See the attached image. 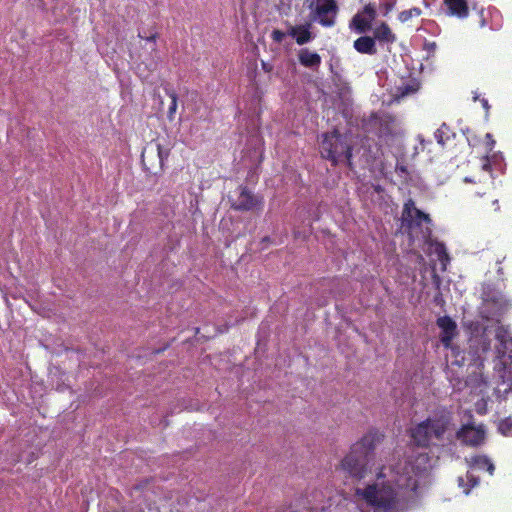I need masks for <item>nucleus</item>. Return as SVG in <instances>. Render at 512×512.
Here are the masks:
<instances>
[{
	"instance_id": "1",
	"label": "nucleus",
	"mask_w": 512,
	"mask_h": 512,
	"mask_svg": "<svg viewBox=\"0 0 512 512\" xmlns=\"http://www.w3.org/2000/svg\"><path fill=\"white\" fill-rule=\"evenodd\" d=\"M384 440V434L376 429L369 430L352 444L349 452L340 462L339 469L346 479L360 482L371 473L376 447Z\"/></svg>"
},
{
	"instance_id": "2",
	"label": "nucleus",
	"mask_w": 512,
	"mask_h": 512,
	"mask_svg": "<svg viewBox=\"0 0 512 512\" xmlns=\"http://www.w3.org/2000/svg\"><path fill=\"white\" fill-rule=\"evenodd\" d=\"M382 467L377 473V482L367 485L365 488H357L355 495L364 500L369 506L379 510L389 511L398 504V493L390 481H381L385 478Z\"/></svg>"
},
{
	"instance_id": "3",
	"label": "nucleus",
	"mask_w": 512,
	"mask_h": 512,
	"mask_svg": "<svg viewBox=\"0 0 512 512\" xmlns=\"http://www.w3.org/2000/svg\"><path fill=\"white\" fill-rule=\"evenodd\" d=\"M320 154L323 159L330 161L332 166L345 161L349 169H354L351 139L347 134L340 133L338 129L321 135Z\"/></svg>"
},
{
	"instance_id": "4",
	"label": "nucleus",
	"mask_w": 512,
	"mask_h": 512,
	"mask_svg": "<svg viewBox=\"0 0 512 512\" xmlns=\"http://www.w3.org/2000/svg\"><path fill=\"white\" fill-rule=\"evenodd\" d=\"M450 421L451 417L447 412L435 414L411 429V439L416 446L427 448L443 438Z\"/></svg>"
},
{
	"instance_id": "5",
	"label": "nucleus",
	"mask_w": 512,
	"mask_h": 512,
	"mask_svg": "<svg viewBox=\"0 0 512 512\" xmlns=\"http://www.w3.org/2000/svg\"><path fill=\"white\" fill-rule=\"evenodd\" d=\"M496 338L500 345L497 347L499 356L494 369L501 383L507 384L503 392H512V337L506 336L502 331H497Z\"/></svg>"
},
{
	"instance_id": "6",
	"label": "nucleus",
	"mask_w": 512,
	"mask_h": 512,
	"mask_svg": "<svg viewBox=\"0 0 512 512\" xmlns=\"http://www.w3.org/2000/svg\"><path fill=\"white\" fill-rule=\"evenodd\" d=\"M396 117L387 112H375L364 121L363 128L368 133H374L378 138L388 139L396 135Z\"/></svg>"
},
{
	"instance_id": "7",
	"label": "nucleus",
	"mask_w": 512,
	"mask_h": 512,
	"mask_svg": "<svg viewBox=\"0 0 512 512\" xmlns=\"http://www.w3.org/2000/svg\"><path fill=\"white\" fill-rule=\"evenodd\" d=\"M169 153L170 150L164 149L157 140L148 142L141 153V162L145 171L152 175L160 174Z\"/></svg>"
},
{
	"instance_id": "8",
	"label": "nucleus",
	"mask_w": 512,
	"mask_h": 512,
	"mask_svg": "<svg viewBox=\"0 0 512 512\" xmlns=\"http://www.w3.org/2000/svg\"><path fill=\"white\" fill-rule=\"evenodd\" d=\"M305 4L310 10V15L323 27H333L336 24V17L339 7L336 0H306Z\"/></svg>"
},
{
	"instance_id": "9",
	"label": "nucleus",
	"mask_w": 512,
	"mask_h": 512,
	"mask_svg": "<svg viewBox=\"0 0 512 512\" xmlns=\"http://www.w3.org/2000/svg\"><path fill=\"white\" fill-rule=\"evenodd\" d=\"M326 508V496L323 491L312 489L296 497L283 512H324Z\"/></svg>"
},
{
	"instance_id": "10",
	"label": "nucleus",
	"mask_w": 512,
	"mask_h": 512,
	"mask_svg": "<svg viewBox=\"0 0 512 512\" xmlns=\"http://www.w3.org/2000/svg\"><path fill=\"white\" fill-rule=\"evenodd\" d=\"M402 222L408 230L420 228L423 222L430 223L431 218L428 214L415 207V202L408 199L403 206Z\"/></svg>"
},
{
	"instance_id": "11",
	"label": "nucleus",
	"mask_w": 512,
	"mask_h": 512,
	"mask_svg": "<svg viewBox=\"0 0 512 512\" xmlns=\"http://www.w3.org/2000/svg\"><path fill=\"white\" fill-rule=\"evenodd\" d=\"M377 16L375 5L372 3L366 4L362 11L356 13L350 23L349 28L359 34L366 33L371 30L372 22Z\"/></svg>"
},
{
	"instance_id": "12",
	"label": "nucleus",
	"mask_w": 512,
	"mask_h": 512,
	"mask_svg": "<svg viewBox=\"0 0 512 512\" xmlns=\"http://www.w3.org/2000/svg\"><path fill=\"white\" fill-rule=\"evenodd\" d=\"M486 432L483 425L475 426L474 424L463 425L457 432V437L464 444L476 447L481 445L485 440Z\"/></svg>"
},
{
	"instance_id": "13",
	"label": "nucleus",
	"mask_w": 512,
	"mask_h": 512,
	"mask_svg": "<svg viewBox=\"0 0 512 512\" xmlns=\"http://www.w3.org/2000/svg\"><path fill=\"white\" fill-rule=\"evenodd\" d=\"M240 193L237 200L232 204V208L237 211H250L257 208H262L263 198L254 195L245 186H240Z\"/></svg>"
},
{
	"instance_id": "14",
	"label": "nucleus",
	"mask_w": 512,
	"mask_h": 512,
	"mask_svg": "<svg viewBox=\"0 0 512 512\" xmlns=\"http://www.w3.org/2000/svg\"><path fill=\"white\" fill-rule=\"evenodd\" d=\"M436 324L441 329V343L444 345V347L448 348L457 334V324L449 316L439 317L436 321Z\"/></svg>"
},
{
	"instance_id": "15",
	"label": "nucleus",
	"mask_w": 512,
	"mask_h": 512,
	"mask_svg": "<svg viewBox=\"0 0 512 512\" xmlns=\"http://www.w3.org/2000/svg\"><path fill=\"white\" fill-rule=\"evenodd\" d=\"M312 24L306 22L301 25L290 26L287 34L293 37L296 43L300 46L305 45L315 38V35L310 31Z\"/></svg>"
},
{
	"instance_id": "16",
	"label": "nucleus",
	"mask_w": 512,
	"mask_h": 512,
	"mask_svg": "<svg viewBox=\"0 0 512 512\" xmlns=\"http://www.w3.org/2000/svg\"><path fill=\"white\" fill-rule=\"evenodd\" d=\"M299 63L312 70H317L322 62L321 56L317 52H312L308 48H302L297 54Z\"/></svg>"
},
{
	"instance_id": "17",
	"label": "nucleus",
	"mask_w": 512,
	"mask_h": 512,
	"mask_svg": "<svg viewBox=\"0 0 512 512\" xmlns=\"http://www.w3.org/2000/svg\"><path fill=\"white\" fill-rule=\"evenodd\" d=\"M354 49L361 54L375 55L377 53L376 42L373 37L361 36L353 43Z\"/></svg>"
},
{
	"instance_id": "18",
	"label": "nucleus",
	"mask_w": 512,
	"mask_h": 512,
	"mask_svg": "<svg viewBox=\"0 0 512 512\" xmlns=\"http://www.w3.org/2000/svg\"><path fill=\"white\" fill-rule=\"evenodd\" d=\"M448 12L458 18H466L469 15L467 0H444Z\"/></svg>"
},
{
	"instance_id": "19",
	"label": "nucleus",
	"mask_w": 512,
	"mask_h": 512,
	"mask_svg": "<svg viewBox=\"0 0 512 512\" xmlns=\"http://www.w3.org/2000/svg\"><path fill=\"white\" fill-rule=\"evenodd\" d=\"M420 89V82L414 78L402 82L395 88V97L397 99L413 95Z\"/></svg>"
},
{
	"instance_id": "20",
	"label": "nucleus",
	"mask_w": 512,
	"mask_h": 512,
	"mask_svg": "<svg viewBox=\"0 0 512 512\" xmlns=\"http://www.w3.org/2000/svg\"><path fill=\"white\" fill-rule=\"evenodd\" d=\"M373 35L375 41L378 40L381 43L392 44L396 41V35L385 22H382L374 29Z\"/></svg>"
},
{
	"instance_id": "21",
	"label": "nucleus",
	"mask_w": 512,
	"mask_h": 512,
	"mask_svg": "<svg viewBox=\"0 0 512 512\" xmlns=\"http://www.w3.org/2000/svg\"><path fill=\"white\" fill-rule=\"evenodd\" d=\"M469 464L473 468H477L480 470H487L490 475H493L495 467L490 459L484 455H477L471 457Z\"/></svg>"
},
{
	"instance_id": "22",
	"label": "nucleus",
	"mask_w": 512,
	"mask_h": 512,
	"mask_svg": "<svg viewBox=\"0 0 512 512\" xmlns=\"http://www.w3.org/2000/svg\"><path fill=\"white\" fill-rule=\"evenodd\" d=\"M363 148H364V153L362 155L363 165L364 166L372 165L374 163V161L376 160V158L378 157V154L380 151L379 147L376 146L375 151H373L371 148L366 149L365 144L363 143Z\"/></svg>"
},
{
	"instance_id": "23",
	"label": "nucleus",
	"mask_w": 512,
	"mask_h": 512,
	"mask_svg": "<svg viewBox=\"0 0 512 512\" xmlns=\"http://www.w3.org/2000/svg\"><path fill=\"white\" fill-rule=\"evenodd\" d=\"M166 94L171 98V103L168 108L167 117L170 121H172L177 110L178 96L174 90L166 89Z\"/></svg>"
},
{
	"instance_id": "24",
	"label": "nucleus",
	"mask_w": 512,
	"mask_h": 512,
	"mask_svg": "<svg viewBox=\"0 0 512 512\" xmlns=\"http://www.w3.org/2000/svg\"><path fill=\"white\" fill-rule=\"evenodd\" d=\"M435 253L438 257V260L441 262V264L443 265V268L445 269L447 263L450 261V257L446 250L445 245L442 243L438 244L435 248Z\"/></svg>"
},
{
	"instance_id": "25",
	"label": "nucleus",
	"mask_w": 512,
	"mask_h": 512,
	"mask_svg": "<svg viewBox=\"0 0 512 512\" xmlns=\"http://www.w3.org/2000/svg\"><path fill=\"white\" fill-rule=\"evenodd\" d=\"M499 432L504 436H512V418L507 417L498 424Z\"/></svg>"
},
{
	"instance_id": "26",
	"label": "nucleus",
	"mask_w": 512,
	"mask_h": 512,
	"mask_svg": "<svg viewBox=\"0 0 512 512\" xmlns=\"http://www.w3.org/2000/svg\"><path fill=\"white\" fill-rule=\"evenodd\" d=\"M432 279H433V283L435 284L436 288L438 290H440V285H441V278H440V276L437 273L434 272L433 275H432ZM433 301L437 305H441L442 306L444 304V299H443L442 293L440 291H438L437 294L434 296Z\"/></svg>"
},
{
	"instance_id": "27",
	"label": "nucleus",
	"mask_w": 512,
	"mask_h": 512,
	"mask_svg": "<svg viewBox=\"0 0 512 512\" xmlns=\"http://www.w3.org/2000/svg\"><path fill=\"white\" fill-rule=\"evenodd\" d=\"M420 9L418 8H414V9H410V10H405V11H402L399 15V19L402 21V22H405L407 20H409L413 15H420Z\"/></svg>"
},
{
	"instance_id": "28",
	"label": "nucleus",
	"mask_w": 512,
	"mask_h": 512,
	"mask_svg": "<svg viewBox=\"0 0 512 512\" xmlns=\"http://www.w3.org/2000/svg\"><path fill=\"white\" fill-rule=\"evenodd\" d=\"M466 479L469 484L467 488H464V492L468 494L471 488L479 484V478L474 476L472 473L468 472L466 475Z\"/></svg>"
},
{
	"instance_id": "29",
	"label": "nucleus",
	"mask_w": 512,
	"mask_h": 512,
	"mask_svg": "<svg viewBox=\"0 0 512 512\" xmlns=\"http://www.w3.org/2000/svg\"><path fill=\"white\" fill-rule=\"evenodd\" d=\"M395 4H396L395 0H389L384 3H381L380 9L382 10L383 15L384 16L388 15L394 9Z\"/></svg>"
},
{
	"instance_id": "30",
	"label": "nucleus",
	"mask_w": 512,
	"mask_h": 512,
	"mask_svg": "<svg viewBox=\"0 0 512 512\" xmlns=\"http://www.w3.org/2000/svg\"><path fill=\"white\" fill-rule=\"evenodd\" d=\"M445 130H448V127L446 124H443L439 129L436 130L435 132V138L437 140V142L439 144H441L442 146L445 144V141H444V134H445Z\"/></svg>"
},
{
	"instance_id": "31",
	"label": "nucleus",
	"mask_w": 512,
	"mask_h": 512,
	"mask_svg": "<svg viewBox=\"0 0 512 512\" xmlns=\"http://www.w3.org/2000/svg\"><path fill=\"white\" fill-rule=\"evenodd\" d=\"M286 35L288 34L281 30L275 29L271 33V39L276 43H281L286 37Z\"/></svg>"
},
{
	"instance_id": "32",
	"label": "nucleus",
	"mask_w": 512,
	"mask_h": 512,
	"mask_svg": "<svg viewBox=\"0 0 512 512\" xmlns=\"http://www.w3.org/2000/svg\"><path fill=\"white\" fill-rule=\"evenodd\" d=\"M485 139H486V143H487L488 149H489V151H491L493 149L494 145H495V140L493 139L492 134L487 133L485 135Z\"/></svg>"
},
{
	"instance_id": "33",
	"label": "nucleus",
	"mask_w": 512,
	"mask_h": 512,
	"mask_svg": "<svg viewBox=\"0 0 512 512\" xmlns=\"http://www.w3.org/2000/svg\"><path fill=\"white\" fill-rule=\"evenodd\" d=\"M491 300L495 303H499L501 306L507 305V300L504 299L502 296L499 299H491Z\"/></svg>"
},
{
	"instance_id": "34",
	"label": "nucleus",
	"mask_w": 512,
	"mask_h": 512,
	"mask_svg": "<svg viewBox=\"0 0 512 512\" xmlns=\"http://www.w3.org/2000/svg\"><path fill=\"white\" fill-rule=\"evenodd\" d=\"M156 38H157V35H156V34H153V35H151V36L147 37L146 39H147V41H153V42H155V41H156Z\"/></svg>"
},
{
	"instance_id": "35",
	"label": "nucleus",
	"mask_w": 512,
	"mask_h": 512,
	"mask_svg": "<svg viewBox=\"0 0 512 512\" xmlns=\"http://www.w3.org/2000/svg\"><path fill=\"white\" fill-rule=\"evenodd\" d=\"M493 205H495V208H494L495 210H499V205H498L497 199L493 200Z\"/></svg>"
},
{
	"instance_id": "36",
	"label": "nucleus",
	"mask_w": 512,
	"mask_h": 512,
	"mask_svg": "<svg viewBox=\"0 0 512 512\" xmlns=\"http://www.w3.org/2000/svg\"><path fill=\"white\" fill-rule=\"evenodd\" d=\"M458 482H459V486L464 487V479L462 477H459Z\"/></svg>"
},
{
	"instance_id": "37",
	"label": "nucleus",
	"mask_w": 512,
	"mask_h": 512,
	"mask_svg": "<svg viewBox=\"0 0 512 512\" xmlns=\"http://www.w3.org/2000/svg\"><path fill=\"white\" fill-rule=\"evenodd\" d=\"M483 168H484V169H490V165H489L488 163H485V164L483 165Z\"/></svg>"
},
{
	"instance_id": "38",
	"label": "nucleus",
	"mask_w": 512,
	"mask_h": 512,
	"mask_svg": "<svg viewBox=\"0 0 512 512\" xmlns=\"http://www.w3.org/2000/svg\"><path fill=\"white\" fill-rule=\"evenodd\" d=\"M268 240H269V238H268V237H265V238L263 239V241H265V242H268Z\"/></svg>"
}]
</instances>
